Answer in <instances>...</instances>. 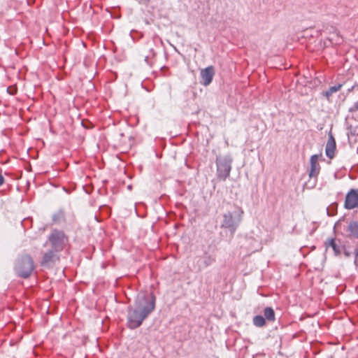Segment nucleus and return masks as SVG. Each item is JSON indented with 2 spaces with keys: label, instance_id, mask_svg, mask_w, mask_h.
<instances>
[{
  "label": "nucleus",
  "instance_id": "nucleus-1",
  "mask_svg": "<svg viewBox=\"0 0 358 358\" xmlns=\"http://www.w3.org/2000/svg\"><path fill=\"white\" fill-rule=\"evenodd\" d=\"M155 302L156 297L153 293L138 295L135 302V308H129L128 327L131 329L139 327L143 320L155 310Z\"/></svg>",
  "mask_w": 358,
  "mask_h": 358
},
{
  "label": "nucleus",
  "instance_id": "nucleus-2",
  "mask_svg": "<svg viewBox=\"0 0 358 358\" xmlns=\"http://www.w3.org/2000/svg\"><path fill=\"white\" fill-rule=\"evenodd\" d=\"M68 242L69 238L63 231L53 229L48 236V242L44 245H47L49 243L51 249L59 252L64 249Z\"/></svg>",
  "mask_w": 358,
  "mask_h": 358
},
{
  "label": "nucleus",
  "instance_id": "nucleus-3",
  "mask_svg": "<svg viewBox=\"0 0 358 358\" xmlns=\"http://www.w3.org/2000/svg\"><path fill=\"white\" fill-rule=\"evenodd\" d=\"M15 269L19 276L27 278L34 269V260L29 255H22L17 260Z\"/></svg>",
  "mask_w": 358,
  "mask_h": 358
},
{
  "label": "nucleus",
  "instance_id": "nucleus-4",
  "mask_svg": "<svg viewBox=\"0 0 358 358\" xmlns=\"http://www.w3.org/2000/svg\"><path fill=\"white\" fill-rule=\"evenodd\" d=\"M232 159L229 156L217 157V176L220 180H226L231 170Z\"/></svg>",
  "mask_w": 358,
  "mask_h": 358
},
{
  "label": "nucleus",
  "instance_id": "nucleus-5",
  "mask_svg": "<svg viewBox=\"0 0 358 358\" xmlns=\"http://www.w3.org/2000/svg\"><path fill=\"white\" fill-rule=\"evenodd\" d=\"M243 210L240 208L239 213L237 216L234 217L231 212H227L223 215V220L221 224V228L228 229L231 234H233L239 223L242 220Z\"/></svg>",
  "mask_w": 358,
  "mask_h": 358
},
{
  "label": "nucleus",
  "instance_id": "nucleus-6",
  "mask_svg": "<svg viewBox=\"0 0 358 358\" xmlns=\"http://www.w3.org/2000/svg\"><path fill=\"white\" fill-rule=\"evenodd\" d=\"M344 207L348 210L358 208V189H350L345 196Z\"/></svg>",
  "mask_w": 358,
  "mask_h": 358
},
{
  "label": "nucleus",
  "instance_id": "nucleus-7",
  "mask_svg": "<svg viewBox=\"0 0 358 358\" xmlns=\"http://www.w3.org/2000/svg\"><path fill=\"white\" fill-rule=\"evenodd\" d=\"M59 252L51 249L43 253V257L41 262V264L43 266L51 267L56 262L59 261V256L58 255Z\"/></svg>",
  "mask_w": 358,
  "mask_h": 358
},
{
  "label": "nucleus",
  "instance_id": "nucleus-8",
  "mask_svg": "<svg viewBox=\"0 0 358 358\" xmlns=\"http://www.w3.org/2000/svg\"><path fill=\"white\" fill-rule=\"evenodd\" d=\"M201 81L200 83L204 85L208 86L212 82L215 76V69L213 66H209L201 71Z\"/></svg>",
  "mask_w": 358,
  "mask_h": 358
},
{
  "label": "nucleus",
  "instance_id": "nucleus-9",
  "mask_svg": "<svg viewBox=\"0 0 358 358\" xmlns=\"http://www.w3.org/2000/svg\"><path fill=\"white\" fill-rule=\"evenodd\" d=\"M318 157L316 155H314L310 157V169L309 172V176L317 177L320 171V166L317 162Z\"/></svg>",
  "mask_w": 358,
  "mask_h": 358
},
{
  "label": "nucleus",
  "instance_id": "nucleus-10",
  "mask_svg": "<svg viewBox=\"0 0 358 358\" xmlns=\"http://www.w3.org/2000/svg\"><path fill=\"white\" fill-rule=\"evenodd\" d=\"M336 141L334 138L332 136V135H330L328 139V141L326 145V155L329 158L332 159L334 157L335 155V150H336Z\"/></svg>",
  "mask_w": 358,
  "mask_h": 358
},
{
  "label": "nucleus",
  "instance_id": "nucleus-11",
  "mask_svg": "<svg viewBox=\"0 0 358 358\" xmlns=\"http://www.w3.org/2000/svg\"><path fill=\"white\" fill-rule=\"evenodd\" d=\"M347 232L350 238H358V222L351 221L348 225Z\"/></svg>",
  "mask_w": 358,
  "mask_h": 358
},
{
  "label": "nucleus",
  "instance_id": "nucleus-12",
  "mask_svg": "<svg viewBox=\"0 0 358 358\" xmlns=\"http://www.w3.org/2000/svg\"><path fill=\"white\" fill-rule=\"evenodd\" d=\"M325 245L327 248L331 247L336 255L341 254V247L337 243V241L335 238L327 239V241L325 242Z\"/></svg>",
  "mask_w": 358,
  "mask_h": 358
},
{
  "label": "nucleus",
  "instance_id": "nucleus-13",
  "mask_svg": "<svg viewBox=\"0 0 358 358\" xmlns=\"http://www.w3.org/2000/svg\"><path fill=\"white\" fill-rule=\"evenodd\" d=\"M264 317L268 322H273L275 320V314L271 307H266L263 310Z\"/></svg>",
  "mask_w": 358,
  "mask_h": 358
},
{
  "label": "nucleus",
  "instance_id": "nucleus-14",
  "mask_svg": "<svg viewBox=\"0 0 358 358\" xmlns=\"http://www.w3.org/2000/svg\"><path fill=\"white\" fill-rule=\"evenodd\" d=\"M253 324L257 327H263L266 325V320L262 315H256L252 319Z\"/></svg>",
  "mask_w": 358,
  "mask_h": 358
},
{
  "label": "nucleus",
  "instance_id": "nucleus-15",
  "mask_svg": "<svg viewBox=\"0 0 358 358\" xmlns=\"http://www.w3.org/2000/svg\"><path fill=\"white\" fill-rule=\"evenodd\" d=\"M343 85L342 84H338L336 85H334V86H332V87H330L328 90H327L324 93V96L328 99H329L330 96H331V95L339 91L341 87H342Z\"/></svg>",
  "mask_w": 358,
  "mask_h": 358
},
{
  "label": "nucleus",
  "instance_id": "nucleus-16",
  "mask_svg": "<svg viewBox=\"0 0 358 358\" xmlns=\"http://www.w3.org/2000/svg\"><path fill=\"white\" fill-rule=\"evenodd\" d=\"M215 261V258H213V257L207 256L205 257V259L203 260V264H204L205 266H208L211 265Z\"/></svg>",
  "mask_w": 358,
  "mask_h": 358
},
{
  "label": "nucleus",
  "instance_id": "nucleus-17",
  "mask_svg": "<svg viewBox=\"0 0 358 358\" xmlns=\"http://www.w3.org/2000/svg\"><path fill=\"white\" fill-rule=\"evenodd\" d=\"M7 92L11 94V95H14L16 94L17 92V88L13 87V86H10L7 88Z\"/></svg>",
  "mask_w": 358,
  "mask_h": 358
},
{
  "label": "nucleus",
  "instance_id": "nucleus-18",
  "mask_svg": "<svg viewBox=\"0 0 358 358\" xmlns=\"http://www.w3.org/2000/svg\"><path fill=\"white\" fill-rule=\"evenodd\" d=\"M358 110V101L354 103V104L349 108L350 113H354Z\"/></svg>",
  "mask_w": 358,
  "mask_h": 358
},
{
  "label": "nucleus",
  "instance_id": "nucleus-19",
  "mask_svg": "<svg viewBox=\"0 0 358 358\" xmlns=\"http://www.w3.org/2000/svg\"><path fill=\"white\" fill-rule=\"evenodd\" d=\"M3 183H4V178L1 175V173H0V186L2 185Z\"/></svg>",
  "mask_w": 358,
  "mask_h": 358
},
{
  "label": "nucleus",
  "instance_id": "nucleus-20",
  "mask_svg": "<svg viewBox=\"0 0 358 358\" xmlns=\"http://www.w3.org/2000/svg\"><path fill=\"white\" fill-rule=\"evenodd\" d=\"M357 258H358V253H357Z\"/></svg>",
  "mask_w": 358,
  "mask_h": 358
}]
</instances>
